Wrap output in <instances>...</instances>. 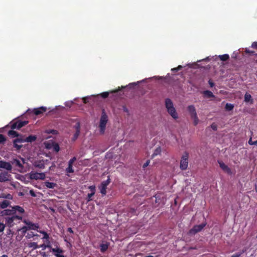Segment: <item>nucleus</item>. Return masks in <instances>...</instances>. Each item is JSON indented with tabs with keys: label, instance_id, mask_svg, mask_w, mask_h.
<instances>
[{
	"label": "nucleus",
	"instance_id": "obj_1",
	"mask_svg": "<svg viewBox=\"0 0 257 257\" xmlns=\"http://www.w3.org/2000/svg\"><path fill=\"white\" fill-rule=\"evenodd\" d=\"M165 107L167 109L168 113L170 116L175 120L179 118V115L176 111L173 102L169 98H167L165 100Z\"/></svg>",
	"mask_w": 257,
	"mask_h": 257
},
{
	"label": "nucleus",
	"instance_id": "obj_2",
	"mask_svg": "<svg viewBox=\"0 0 257 257\" xmlns=\"http://www.w3.org/2000/svg\"><path fill=\"white\" fill-rule=\"evenodd\" d=\"M108 121V117L104 111H102L100 122L99 124V132L100 134L103 135L105 130L106 125Z\"/></svg>",
	"mask_w": 257,
	"mask_h": 257
},
{
	"label": "nucleus",
	"instance_id": "obj_3",
	"mask_svg": "<svg viewBox=\"0 0 257 257\" xmlns=\"http://www.w3.org/2000/svg\"><path fill=\"white\" fill-rule=\"evenodd\" d=\"M25 211L24 209L19 206H15L12 207V209H7L4 210V214L8 215H12L14 213H16L17 212L22 213Z\"/></svg>",
	"mask_w": 257,
	"mask_h": 257
},
{
	"label": "nucleus",
	"instance_id": "obj_4",
	"mask_svg": "<svg viewBox=\"0 0 257 257\" xmlns=\"http://www.w3.org/2000/svg\"><path fill=\"white\" fill-rule=\"evenodd\" d=\"M188 157L189 155L187 153H185L182 155L180 164V168L181 170H184L187 168L188 165Z\"/></svg>",
	"mask_w": 257,
	"mask_h": 257
},
{
	"label": "nucleus",
	"instance_id": "obj_5",
	"mask_svg": "<svg viewBox=\"0 0 257 257\" xmlns=\"http://www.w3.org/2000/svg\"><path fill=\"white\" fill-rule=\"evenodd\" d=\"M5 219L7 225L10 227H12L15 223V221L21 220L22 218L17 215H13L12 217H7Z\"/></svg>",
	"mask_w": 257,
	"mask_h": 257
},
{
	"label": "nucleus",
	"instance_id": "obj_6",
	"mask_svg": "<svg viewBox=\"0 0 257 257\" xmlns=\"http://www.w3.org/2000/svg\"><path fill=\"white\" fill-rule=\"evenodd\" d=\"M46 175L44 173H37L32 172L30 173V178L34 180H44Z\"/></svg>",
	"mask_w": 257,
	"mask_h": 257
},
{
	"label": "nucleus",
	"instance_id": "obj_7",
	"mask_svg": "<svg viewBox=\"0 0 257 257\" xmlns=\"http://www.w3.org/2000/svg\"><path fill=\"white\" fill-rule=\"evenodd\" d=\"M109 183L110 179L108 178L107 180L102 182L100 186L99 187L100 193L102 195H105L106 194V188L108 185L109 184Z\"/></svg>",
	"mask_w": 257,
	"mask_h": 257
},
{
	"label": "nucleus",
	"instance_id": "obj_8",
	"mask_svg": "<svg viewBox=\"0 0 257 257\" xmlns=\"http://www.w3.org/2000/svg\"><path fill=\"white\" fill-rule=\"evenodd\" d=\"M218 163L219 165V167L225 173L230 175L232 174L231 169L223 162L219 161H218Z\"/></svg>",
	"mask_w": 257,
	"mask_h": 257
},
{
	"label": "nucleus",
	"instance_id": "obj_9",
	"mask_svg": "<svg viewBox=\"0 0 257 257\" xmlns=\"http://www.w3.org/2000/svg\"><path fill=\"white\" fill-rule=\"evenodd\" d=\"M205 226V223H202L201 224H200V225H195L194 226V227L192 229H191L190 230L189 233L190 234H194L196 233L201 230Z\"/></svg>",
	"mask_w": 257,
	"mask_h": 257
},
{
	"label": "nucleus",
	"instance_id": "obj_10",
	"mask_svg": "<svg viewBox=\"0 0 257 257\" xmlns=\"http://www.w3.org/2000/svg\"><path fill=\"white\" fill-rule=\"evenodd\" d=\"M25 163L24 160L21 159V161L18 160H14L13 164L19 168L21 172H24L23 165Z\"/></svg>",
	"mask_w": 257,
	"mask_h": 257
},
{
	"label": "nucleus",
	"instance_id": "obj_11",
	"mask_svg": "<svg viewBox=\"0 0 257 257\" xmlns=\"http://www.w3.org/2000/svg\"><path fill=\"white\" fill-rule=\"evenodd\" d=\"M28 121H17L16 122L14 123L12 125V128L13 129H20L23 126L25 125L28 123Z\"/></svg>",
	"mask_w": 257,
	"mask_h": 257
},
{
	"label": "nucleus",
	"instance_id": "obj_12",
	"mask_svg": "<svg viewBox=\"0 0 257 257\" xmlns=\"http://www.w3.org/2000/svg\"><path fill=\"white\" fill-rule=\"evenodd\" d=\"M10 175L7 172H2L0 173V182H6L10 180Z\"/></svg>",
	"mask_w": 257,
	"mask_h": 257
},
{
	"label": "nucleus",
	"instance_id": "obj_13",
	"mask_svg": "<svg viewBox=\"0 0 257 257\" xmlns=\"http://www.w3.org/2000/svg\"><path fill=\"white\" fill-rule=\"evenodd\" d=\"M0 168L5 169L8 171H11L12 169L11 164L9 162L0 161Z\"/></svg>",
	"mask_w": 257,
	"mask_h": 257
},
{
	"label": "nucleus",
	"instance_id": "obj_14",
	"mask_svg": "<svg viewBox=\"0 0 257 257\" xmlns=\"http://www.w3.org/2000/svg\"><path fill=\"white\" fill-rule=\"evenodd\" d=\"M187 110L188 112H189L191 117L194 116L195 115H197L196 112V109L194 105H191L188 106Z\"/></svg>",
	"mask_w": 257,
	"mask_h": 257
},
{
	"label": "nucleus",
	"instance_id": "obj_15",
	"mask_svg": "<svg viewBox=\"0 0 257 257\" xmlns=\"http://www.w3.org/2000/svg\"><path fill=\"white\" fill-rule=\"evenodd\" d=\"M24 141L22 138H18L16 139L14 141V146L15 148H16L17 149H20L22 147V145H19V144H21L22 143H24Z\"/></svg>",
	"mask_w": 257,
	"mask_h": 257
},
{
	"label": "nucleus",
	"instance_id": "obj_16",
	"mask_svg": "<svg viewBox=\"0 0 257 257\" xmlns=\"http://www.w3.org/2000/svg\"><path fill=\"white\" fill-rule=\"evenodd\" d=\"M47 110V108L46 107L42 106L38 108H36L34 110V113L36 115H39L40 114H41L44 112H45Z\"/></svg>",
	"mask_w": 257,
	"mask_h": 257
},
{
	"label": "nucleus",
	"instance_id": "obj_17",
	"mask_svg": "<svg viewBox=\"0 0 257 257\" xmlns=\"http://www.w3.org/2000/svg\"><path fill=\"white\" fill-rule=\"evenodd\" d=\"M52 251L54 253V255L57 257H63L61 253L62 252V249L59 248H52Z\"/></svg>",
	"mask_w": 257,
	"mask_h": 257
},
{
	"label": "nucleus",
	"instance_id": "obj_18",
	"mask_svg": "<svg viewBox=\"0 0 257 257\" xmlns=\"http://www.w3.org/2000/svg\"><path fill=\"white\" fill-rule=\"evenodd\" d=\"M24 142H33L36 140L37 137L36 136H30L26 138H22Z\"/></svg>",
	"mask_w": 257,
	"mask_h": 257
},
{
	"label": "nucleus",
	"instance_id": "obj_19",
	"mask_svg": "<svg viewBox=\"0 0 257 257\" xmlns=\"http://www.w3.org/2000/svg\"><path fill=\"white\" fill-rule=\"evenodd\" d=\"M38 231L43 235V237L42 239H45L46 242L47 244H49L50 242L49 241V235L48 234V233L44 231L39 230Z\"/></svg>",
	"mask_w": 257,
	"mask_h": 257
},
{
	"label": "nucleus",
	"instance_id": "obj_20",
	"mask_svg": "<svg viewBox=\"0 0 257 257\" xmlns=\"http://www.w3.org/2000/svg\"><path fill=\"white\" fill-rule=\"evenodd\" d=\"M27 246L32 250H34L39 248V246L35 242H31L27 243Z\"/></svg>",
	"mask_w": 257,
	"mask_h": 257
},
{
	"label": "nucleus",
	"instance_id": "obj_21",
	"mask_svg": "<svg viewBox=\"0 0 257 257\" xmlns=\"http://www.w3.org/2000/svg\"><path fill=\"white\" fill-rule=\"evenodd\" d=\"M24 222L27 225L26 226L23 227L22 229L25 231L26 230H29V227L31 226V225L33 224L32 222L30 221L29 220H25L24 221Z\"/></svg>",
	"mask_w": 257,
	"mask_h": 257
},
{
	"label": "nucleus",
	"instance_id": "obj_22",
	"mask_svg": "<svg viewBox=\"0 0 257 257\" xmlns=\"http://www.w3.org/2000/svg\"><path fill=\"white\" fill-rule=\"evenodd\" d=\"M244 101L245 102H250V103H252L253 100L251 98V95L249 93H245L244 95Z\"/></svg>",
	"mask_w": 257,
	"mask_h": 257
},
{
	"label": "nucleus",
	"instance_id": "obj_23",
	"mask_svg": "<svg viewBox=\"0 0 257 257\" xmlns=\"http://www.w3.org/2000/svg\"><path fill=\"white\" fill-rule=\"evenodd\" d=\"M54 143V142L52 141H49L45 142L44 144L47 149H52Z\"/></svg>",
	"mask_w": 257,
	"mask_h": 257
},
{
	"label": "nucleus",
	"instance_id": "obj_24",
	"mask_svg": "<svg viewBox=\"0 0 257 257\" xmlns=\"http://www.w3.org/2000/svg\"><path fill=\"white\" fill-rule=\"evenodd\" d=\"M45 186L48 188H51V189H54L55 187H56L57 184L56 183H53V182H44Z\"/></svg>",
	"mask_w": 257,
	"mask_h": 257
},
{
	"label": "nucleus",
	"instance_id": "obj_25",
	"mask_svg": "<svg viewBox=\"0 0 257 257\" xmlns=\"http://www.w3.org/2000/svg\"><path fill=\"white\" fill-rule=\"evenodd\" d=\"M204 96L207 98L213 97L214 95L212 92L209 90H206L203 92Z\"/></svg>",
	"mask_w": 257,
	"mask_h": 257
},
{
	"label": "nucleus",
	"instance_id": "obj_26",
	"mask_svg": "<svg viewBox=\"0 0 257 257\" xmlns=\"http://www.w3.org/2000/svg\"><path fill=\"white\" fill-rule=\"evenodd\" d=\"M9 204V201L5 200H4L2 203H0V208H5Z\"/></svg>",
	"mask_w": 257,
	"mask_h": 257
},
{
	"label": "nucleus",
	"instance_id": "obj_27",
	"mask_svg": "<svg viewBox=\"0 0 257 257\" xmlns=\"http://www.w3.org/2000/svg\"><path fill=\"white\" fill-rule=\"evenodd\" d=\"M66 171L67 173H71L74 172V170L73 169V165L68 164V166L66 168Z\"/></svg>",
	"mask_w": 257,
	"mask_h": 257
},
{
	"label": "nucleus",
	"instance_id": "obj_28",
	"mask_svg": "<svg viewBox=\"0 0 257 257\" xmlns=\"http://www.w3.org/2000/svg\"><path fill=\"white\" fill-rule=\"evenodd\" d=\"M192 119H193V124L194 125H196L198 124V123H199V120L197 116L196 115H195L194 116H192L191 117Z\"/></svg>",
	"mask_w": 257,
	"mask_h": 257
},
{
	"label": "nucleus",
	"instance_id": "obj_29",
	"mask_svg": "<svg viewBox=\"0 0 257 257\" xmlns=\"http://www.w3.org/2000/svg\"><path fill=\"white\" fill-rule=\"evenodd\" d=\"M100 247L101 251L104 252L107 249L108 245L107 244H102L100 245Z\"/></svg>",
	"mask_w": 257,
	"mask_h": 257
},
{
	"label": "nucleus",
	"instance_id": "obj_30",
	"mask_svg": "<svg viewBox=\"0 0 257 257\" xmlns=\"http://www.w3.org/2000/svg\"><path fill=\"white\" fill-rule=\"evenodd\" d=\"M220 59L222 61H226L229 59V55L228 54H224L219 56Z\"/></svg>",
	"mask_w": 257,
	"mask_h": 257
},
{
	"label": "nucleus",
	"instance_id": "obj_31",
	"mask_svg": "<svg viewBox=\"0 0 257 257\" xmlns=\"http://www.w3.org/2000/svg\"><path fill=\"white\" fill-rule=\"evenodd\" d=\"M53 147L52 149H53L54 151H56V152H59V150H60V147H59V145H58V144L55 143L54 142V144H53Z\"/></svg>",
	"mask_w": 257,
	"mask_h": 257
},
{
	"label": "nucleus",
	"instance_id": "obj_32",
	"mask_svg": "<svg viewBox=\"0 0 257 257\" xmlns=\"http://www.w3.org/2000/svg\"><path fill=\"white\" fill-rule=\"evenodd\" d=\"M234 107L233 105L230 103H226L225 105V109L227 110H231Z\"/></svg>",
	"mask_w": 257,
	"mask_h": 257
},
{
	"label": "nucleus",
	"instance_id": "obj_33",
	"mask_svg": "<svg viewBox=\"0 0 257 257\" xmlns=\"http://www.w3.org/2000/svg\"><path fill=\"white\" fill-rule=\"evenodd\" d=\"M76 124H77V126H76L77 132L74 135L75 139H76L77 138V137L79 136V133H80V130H79L80 125L79 123H77Z\"/></svg>",
	"mask_w": 257,
	"mask_h": 257
},
{
	"label": "nucleus",
	"instance_id": "obj_34",
	"mask_svg": "<svg viewBox=\"0 0 257 257\" xmlns=\"http://www.w3.org/2000/svg\"><path fill=\"white\" fill-rule=\"evenodd\" d=\"M161 148H157L155 150V152H154V154L153 155V156L154 157L155 156L159 155L161 153Z\"/></svg>",
	"mask_w": 257,
	"mask_h": 257
},
{
	"label": "nucleus",
	"instance_id": "obj_35",
	"mask_svg": "<svg viewBox=\"0 0 257 257\" xmlns=\"http://www.w3.org/2000/svg\"><path fill=\"white\" fill-rule=\"evenodd\" d=\"M76 99H74V101H66L65 103V105L67 107H70L72 104L74 103V101Z\"/></svg>",
	"mask_w": 257,
	"mask_h": 257
},
{
	"label": "nucleus",
	"instance_id": "obj_36",
	"mask_svg": "<svg viewBox=\"0 0 257 257\" xmlns=\"http://www.w3.org/2000/svg\"><path fill=\"white\" fill-rule=\"evenodd\" d=\"M38 228H39V225L38 224H34V223H33L31 225V226L29 227V230H30V229L36 230V229H37Z\"/></svg>",
	"mask_w": 257,
	"mask_h": 257
},
{
	"label": "nucleus",
	"instance_id": "obj_37",
	"mask_svg": "<svg viewBox=\"0 0 257 257\" xmlns=\"http://www.w3.org/2000/svg\"><path fill=\"white\" fill-rule=\"evenodd\" d=\"M35 166L37 167H38L39 168H44L45 166H44V164L42 163H35Z\"/></svg>",
	"mask_w": 257,
	"mask_h": 257
},
{
	"label": "nucleus",
	"instance_id": "obj_38",
	"mask_svg": "<svg viewBox=\"0 0 257 257\" xmlns=\"http://www.w3.org/2000/svg\"><path fill=\"white\" fill-rule=\"evenodd\" d=\"M57 133V131L54 130H47L45 132V133L47 134H56Z\"/></svg>",
	"mask_w": 257,
	"mask_h": 257
},
{
	"label": "nucleus",
	"instance_id": "obj_39",
	"mask_svg": "<svg viewBox=\"0 0 257 257\" xmlns=\"http://www.w3.org/2000/svg\"><path fill=\"white\" fill-rule=\"evenodd\" d=\"M5 228V224L0 222V232H2Z\"/></svg>",
	"mask_w": 257,
	"mask_h": 257
},
{
	"label": "nucleus",
	"instance_id": "obj_40",
	"mask_svg": "<svg viewBox=\"0 0 257 257\" xmlns=\"http://www.w3.org/2000/svg\"><path fill=\"white\" fill-rule=\"evenodd\" d=\"M110 92H104L101 94V96L103 98H106L108 97L109 93Z\"/></svg>",
	"mask_w": 257,
	"mask_h": 257
},
{
	"label": "nucleus",
	"instance_id": "obj_41",
	"mask_svg": "<svg viewBox=\"0 0 257 257\" xmlns=\"http://www.w3.org/2000/svg\"><path fill=\"white\" fill-rule=\"evenodd\" d=\"M95 193L91 192V193L88 194V201H90L92 200L91 197L94 195Z\"/></svg>",
	"mask_w": 257,
	"mask_h": 257
},
{
	"label": "nucleus",
	"instance_id": "obj_42",
	"mask_svg": "<svg viewBox=\"0 0 257 257\" xmlns=\"http://www.w3.org/2000/svg\"><path fill=\"white\" fill-rule=\"evenodd\" d=\"M243 252V251L241 252H237L234 254L232 255L230 257H239Z\"/></svg>",
	"mask_w": 257,
	"mask_h": 257
},
{
	"label": "nucleus",
	"instance_id": "obj_43",
	"mask_svg": "<svg viewBox=\"0 0 257 257\" xmlns=\"http://www.w3.org/2000/svg\"><path fill=\"white\" fill-rule=\"evenodd\" d=\"M9 135L13 136L14 137L17 136V133L16 132H15V131H9Z\"/></svg>",
	"mask_w": 257,
	"mask_h": 257
},
{
	"label": "nucleus",
	"instance_id": "obj_44",
	"mask_svg": "<svg viewBox=\"0 0 257 257\" xmlns=\"http://www.w3.org/2000/svg\"><path fill=\"white\" fill-rule=\"evenodd\" d=\"M182 68L181 65H179L177 68H174L171 69L172 71H177L178 70H180Z\"/></svg>",
	"mask_w": 257,
	"mask_h": 257
},
{
	"label": "nucleus",
	"instance_id": "obj_45",
	"mask_svg": "<svg viewBox=\"0 0 257 257\" xmlns=\"http://www.w3.org/2000/svg\"><path fill=\"white\" fill-rule=\"evenodd\" d=\"M6 141V139L4 135H0V143H3Z\"/></svg>",
	"mask_w": 257,
	"mask_h": 257
},
{
	"label": "nucleus",
	"instance_id": "obj_46",
	"mask_svg": "<svg viewBox=\"0 0 257 257\" xmlns=\"http://www.w3.org/2000/svg\"><path fill=\"white\" fill-rule=\"evenodd\" d=\"M76 158L75 157H73L71 159H70L69 162L68 164H72L74 163V162L76 160Z\"/></svg>",
	"mask_w": 257,
	"mask_h": 257
},
{
	"label": "nucleus",
	"instance_id": "obj_47",
	"mask_svg": "<svg viewBox=\"0 0 257 257\" xmlns=\"http://www.w3.org/2000/svg\"><path fill=\"white\" fill-rule=\"evenodd\" d=\"M89 189L90 190L91 192L95 193V186L94 185L90 186L89 187Z\"/></svg>",
	"mask_w": 257,
	"mask_h": 257
},
{
	"label": "nucleus",
	"instance_id": "obj_48",
	"mask_svg": "<svg viewBox=\"0 0 257 257\" xmlns=\"http://www.w3.org/2000/svg\"><path fill=\"white\" fill-rule=\"evenodd\" d=\"M50 247L49 245H48V244H43L41 245L40 246H39V248L41 247L43 249H45L47 247Z\"/></svg>",
	"mask_w": 257,
	"mask_h": 257
},
{
	"label": "nucleus",
	"instance_id": "obj_49",
	"mask_svg": "<svg viewBox=\"0 0 257 257\" xmlns=\"http://www.w3.org/2000/svg\"><path fill=\"white\" fill-rule=\"evenodd\" d=\"M211 127L213 130H217V125L215 124H214V123H213V124H211Z\"/></svg>",
	"mask_w": 257,
	"mask_h": 257
},
{
	"label": "nucleus",
	"instance_id": "obj_50",
	"mask_svg": "<svg viewBox=\"0 0 257 257\" xmlns=\"http://www.w3.org/2000/svg\"><path fill=\"white\" fill-rule=\"evenodd\" d=\"M251 47L253 48H256L257 49V42H253L252 44V45H251Z\"/></svg>",
	"mask_w": 257,
	"mask_h": 257
},
{
	"label": "nucleus",
	"instance_id": "obj_51",
	"mask_svg": "<svg viewBox=\"0 0 257 257\" xmlns=\"http://www.w3.org/2000/svg\"><path fill=\"white\" fill-rule=\"evenodd\" d=\"M248 144H249L250 145H254V141H252V139H251V138H250V139L249 140V141H248Z\"/></svg>",
	"mask_w": 257,
	"mask_h": 257
},
{
	"label": "nucleus",
	"instance_id": "obj_52",
	"mask_svg": "<svg viewBox=\"0 0 257 257\" xmlns=\"http://www.w3.org/2000/svg\"><path fill=\"white\" fill-rule=\"evenodd\" d=\"M30 194L33 197H35L36 196V195L35 194L33 190H30Z\"/></svg>",
	"mask_w": 257,
	"mask_h": 257
},
{
	"label": "nucleus",
	"instance_id": "obj_53",
	"mask_svg": "<svg viewBox=\"0 0 257 257\" xmlns=\"http://www.w3.org/2000/svg\"><path fill=\"white\" fill-rule=\"evenodd\" d=\"M88 97H89V96H87V97L83 98V100L84 103H86L87 102V101H88L87 99H88Z\"/></svg>",
	"mask_w": 257,
	"mask_h": 257
},
{
	"label": "nucleus",
	"instance_id": "obj_54",
	"mask_svg": "<svg viewBox=\"0 0 257 257\" xmlns=\"http://www.w3.org/2000/svg\"><path fill=\"white\" fill-rule=\"evenodd\" d=\"M150 163V162L149 161H147L144 165H143V167L144 168H145L146 167H147L149 164Z\"/></svg>",
	"mask_w": 257,
	"mask_h": 257
},
{
	"label": "nucleus",
	"instance_id": "obj_55",
	"mask_svg": "<svg viewBox=\"0 0 257 257\" xmlns=\"http://www.w3.org/2000/svg\"><path fill=\"white\" fill-rule=\"evenodd\" d=\"M140 83V81H138L137 82V83L136 82H134V83H130L129 84V86H131V85H137L138 83Z\"/></svg>",
	"mask_w": 257,
	"mask_h": 257
},
{
	"label": "nucleus",
	"instance_id": "obj_56",
	"mask_svg": "<svg viewBox=\"0 0 257 257\" xmlns=\"http://www.w3.org/2000/svg\"><path fill=\"white\" fill-rule=\"evenodd\" d=\"M208 82L211 87H213L214 86V83L211 81L209 80Z\"/></svg>",
	"mask_w": 257,
	"mask_h": 257
},
{
	"label": "nucleus",
	"instance_id": "obj_57",
	"mask_svg": "<svg viewBox=\"0 0 257 257\" xmlns=\"http://www.w3.org/2000/svg\"><path fill=\"white\" fill-rule=\"evenodd\" d=\"M68 231H69L70 233H73V231L72 230V229L71 228H68Z\"/></svg>",
	"mask_w": 257,
	"mask_h": 257
},
{
	"label": "nucleus",
	"instance_id": "obj_58",
	"mask_svg": "<svg viewBox=\"0 0 257 257\" xmlns=\"http://www.w3.org/2000/svg\"><path fill=\"white\" fill-rule=\"evenodd\" d=\"M48 138H49V137H47V136H44L43 137V138H42V139H48Z\"/></svg>",
	"mask_w": 257,
	"mask_h": 257
},
{
	"label": "nucleus",
	"instance_id": "obj_59",
	"mask_svg": "<svg viewBox=\"0 0 257 257\" xmlns=\"http://www.w3.org/2000/svg\"><path fill=\"white\" fill-rule=\"evenodd\" d=\"M39 235L38 234H32V236H38Z\"/></svg>",
	"mask_w": 257,
	"mask_h": 257
},
{
	"label": "nucleus",
	"instance_id": "obj_60",
	"mask_svg": "<svg viewBox=\"0 0 257 257\" xmlns=\"http://www.w3.org/2000/svg\"><path fill=\"white\" fill-rule=\"evenodd\" d=\"M0 257H8V256L6 254H4V255L1 256Z\"/></svg>",
	"mask_w": 257,
	"mask_h": 257
},
{
	"label": "nucleus",
	"instance_id": "obj_61",
	"mask_svg": "<svg viewBox=\"0 0 257 257\" xmlns=\"http://www.w3.org/2000/svg\"><path fill=\"white\" fill-rule=\"evenodd\" d=\"M254 145L257 146V140L255 141H254Z\"/></svg>",
	"mask_w": 257,
	"mask_h": 257
},
{
	"label": "nucleus",
	"instance_id": "obj_62",
	"mask_svg": "<svg viewBox=\"0 0 257 257\" xmlns=\"http://www.w3.org/2000/svg\"><path fill=\"white\" fill-rule=\"evenodd\" d=\"M117 91H118L117 90H114V91H110V93H112V92H117Z\"/></svg>",
	"mask_w": 257,
	"mask_h": 257
},
{
	"label": "nucleus",
	"instance_id": "obj_63",
	"mask_svg": "<svg viewBox=\"0 0 257 257\" xmlns=\"http://www.w3.org/2000/svg\"><path fill=\"white\" fill-rule=\"evenodd\" d=\"M256 191H257V188H256Z\"/></svg>",
	"mask_w": 257,
	"mask_h": 257
}]
</instances>
